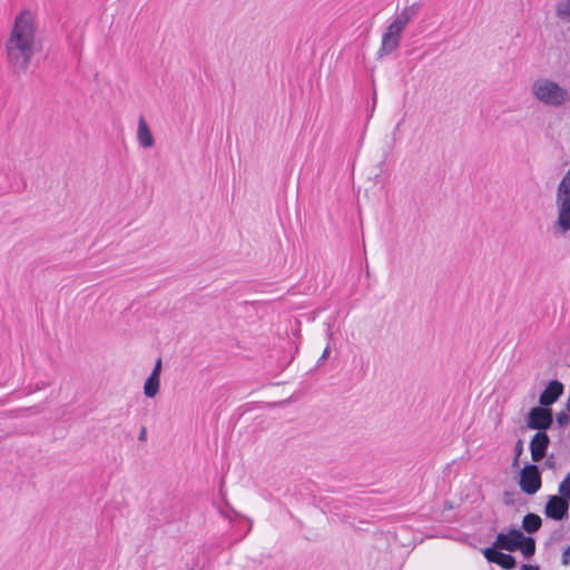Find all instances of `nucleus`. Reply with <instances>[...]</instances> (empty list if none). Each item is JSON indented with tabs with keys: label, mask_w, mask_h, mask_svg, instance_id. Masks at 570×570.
Masks as SVG:
<instances>
[{
	"label": "nucleus",
	"mask_w": 570,
	"mask_h": 570,
	"mask_svg": "<svg viewBox=\"0 0 570 570\" xmlns=\"http://www.w3.org/2000/svg\"><path fill=\"white\" fill-rule=\"evenodd\" d=\"M544 465L548 468V469H554L556 466V461L553 460V456H550L544 462Z\"/></svg>",
	"instance_id": "obj_23"
},
{
	"label": "nucleus",
	"mask_w": 570,
	"mask_h": 570,
	"mask_svg": "<svg viewBox=\"0 0 570 570\" xmlns=\"http://www.w3.org/2000/svg\"><path fill=\"white\" fill-rule=\"evenodd\" d=\"M519 549L525 558H530L535 552V541L531 537H524L520 540Z\"/></svg>",
	"instance_id": "obj_17"
},
{
	"label": "nucleus",
	"mask_w": 570,
	"mask_h": 570,
	"mask_svg": "<svg viewBox=\"0 0 570 570\" xmlns=\"http://www.w3.org/2000/svg\"><path fill=\"white\" fill-rule=\"evenodd\" d=\"M520 570H539L538 566L523 564Z\"/></svg>",
	"instance_id": "obj_25"
},
{
	"label": "nucleus",
	"mask_w": 570,
	"mask_h": 570,
	"mask_svg": "<svg viewBox=\"0 0 570 570\" xmlns=\"http://www.w3.org/2000/svg\"><path fill=\"white\" fill-rule=\"evenodd\" d=\"M569 503L568 500L559 495H550L544 507V513L548 518L553 520H562L568 515Z\"/></svg>",
	"instance_id": "obj_8"
},
{
	"label": "nucleus",
	"mask_w": 570,
	"mask_h": 570,
	"mask_svg": "<svg viewBox=\"0 0 570 570\" xmlns=\"http://www.w3.org/2000/svg\"><path fill=\"white\" fill-rule=\"evenodd\" d=\"M161 365H163V362H161V358H158L154 365V368L151 371L150 374H157V376L160 377V373H161Z\"/></svg>",
	"instance_id": "obj_22"
},
{
	"label": "nucleus",
	"mask_w": 570,
	"mask_h": 570,
	"mask_svg": "<svg viewBox=\"0 0 570 570\" xmlns=\"http://www.w3.org/2000/svg\"><path fill=\"white\" fill-rule=\"evenodd\" d=\"M159 389H160V377L157 376V374H150L147 380L145 381V384H144V394L149 397V399H153L155 397L158 392H159Z\"/></svg>",
	"instance_id": "obj_14"
},
{
	"label": "nucleus",
	"mask_w": 570,
	"mask_h": 570,
	"mask_svg": "<svg viewBox=\"0 0 570 570\" xmlns=\"http://www.w3.org/2000/svg\"><path fill=\"white\" fill-rule=\"evenodd\" d=\"M402 33V31L391 27L390 24L386 27L382 35L381 47L377 51L379 58L387 56L399 48Z\"/></svg>",
	"instance_id": "obj_6"
},
{
	"label": "nucleus",
	"mask_w": 570,
	"mask_h": 570,
	"mask_svg": "<svg viewBox=\"0 0 570 570\" xmlns=\"http://www.w3.org/2000/svg\"><path fill=\"white\" fill-rule=\"evenodd\" d=\"M328 353H330V343H328V344L326 345V347L324 348L323 354H322V356H321V358H320L318 363H320V362H322L323 360H325V358L327 357Z\"/></svg>",
	"instance_id": "obj_24"
},
{
	"label": "nucleus",
	"mask_w": 570,
	"mask_h": 570,
	"mask_svg": "<svg viewBox=\"0 0 570 570\" xmlns=\"http://www.w3.org/2000/svg\"><path fill=\"white\" fill-rule=\"evenodd\" d=\"M37 16L21 10L13 19L6 39V58L14 73H26L33 57L41 50Z\"/></svg>",
	"instance_id": "obj_1"
},
{
	"label": "nucleus",
	"mask_w": 570,
	"mask_h": 570,
	"mask_svg": "<svg viewBox=\"0 0 570 570\" xmlns=\"http://www.w3.org/2000/svg\"><path fill=\"white\" fill-rule=\"evenodd\" d=\"M420 7L421 4L415 2L403 8L399 13L395 14L390 26L403 32L410 21L416 17Z\"/></svg>",
	"instance_id": "obj_11"
},
{
	"label": "nucleus",
	"mask_w": 570,
	"mask_h": 570,
	"mask_svg": "<svg viewBox=\"0 0 570 570\" xmlns=\"http://www.w3.org/2000/svg\"><path fill=\"white\" fill-rule=\"evenodd\" d=\"M556 420L558 425L562 428L570 423V415L568 414V412L562 411L557 414Z\"/></svg>",
	"instance_id": "obj_20"
},
{
	"label": "nucleus",
	"mask_w": 570,
	"mask_h": 570,
	"mask_svg": "<svg viewBox=\"0 0 570 570\" xmlns=\"http://www.w3.org/2000/svg\"><path fill=\"white\" fill-rule=\"evenodd\" d=\"M532 96L542 105L559 108L570 101L569 91L549 78H538L531 86Z\"/></svg>",
	"instance_id": "obj_3"
},
{
	"label": "nucleus",
	"mask_w": 570,
	"mask_h": 570,
	"mask_svg": "<svg viewBox=\"0 0 570 570\" xmlns=\"http://www.w3.org/2000/svg\"><path fill=\"white\" fill-rule=\"evenodd\" d=\"M519 485L520 489L529 495L540 490L542 485L541 474L535 464H528L521 470Z\"/></svg>",
	"instance_id": "obj_5"
},
{
	"label": "nucleus",
	"mask_w": 570,
	"mask_h": 570,
	"mask_svg": "<svg viewBox=\"0 0 570 570\" xmlns=\"http://www.w3.org/2000/svg\"><path fill=\"white\" fill-rule=\"evenodd\" d=\"M553 423L552 411L544 406L532 407L527 417V426L538 432H546Z\"/></svg>",
	"instance_id": "obj_4"
},
{
	"label": "nucleus",
	"mask_w": 570,
	"mask_h": 570,
	"mask_svg": "<svg viewBox=\"0 0 570 570\" xmlns=\"http://www.w3.org/2000/svg\"><path fill=\"white\" fill-rule=\"evenodd\" d=\"M523 539V533L519 529H511L508 533H499L493 543V548L507 550V551H515L519 549L520 540Z\"/></svg>",
	"instance_id": "obj_7"
},
{
	"label": "nucleus",
	"mask_w": 570,
	"mask_h": 570,
	"mask_svg": "<svg viewBox=\"0 0 570 570\" xmlns=\"http://www.w3.org/2000/svg\"><path fill=\"white\" fill-rule=\"evenodd\" d=\"M559 497L570 501V472L561 481L558 488Z\"/></svg>",
	"instance_id": "obj_18"
},
{
	"label": "nucleus",
	"mask_w": 570,
	"mask_h": 570,
	"mask_svg": "<svg viewBox=\"0 0 570 570\" xmlns=\"http://www.w3.org/2000/svg\"><path fill=\"white\" fill-rule=\"evenodd\" d=\"M561 563L563 566L570 564V546L563 551L561 557Z\"/></svg>",
	"instance_id": "obj_21"
},
{
	"label": "nucleus",
	"mask_w": 570,
	"mask_h": 570,
	"mask_svg": "<svg viewBox=\"0 0 570 570\" xmlns=\"http://www.w3.org/2000/svg\"><path fill=\"white\" fill-rule=\"evenodd\" d=\"M523 452V441L518 440L514 444V459H513V466H518L519 458Z\"/></svg>",
	"instance_id": "obj_19"
},
{
	"label": "nucleus",
	"mask_w": 570,
	"mask_h": 570,
	"mask_svg": "<svg viewBox=\"0 0 570 570\" xmlns=\"http://www.w3.org/2000/svg\"><path fill=\"white\" fill-rule=\"evenodd\" d=\"M556 14L562 22L570 24V0L559 1L556 6Z\"/></svg>",
	"instance_id": "obj_16"
},
{
	"label": "nucleus",
	"mask_w": 570,
	"mask_h": 570,
	"mask_svg": "<svg viewBox=\"0 0 570 570\" xmlns=\"http://www.w3.org/2000/svg\"><path fill=\"white\" fill-rule=\"evenodd\" d=\"M563 393V384L557 380H552L549 382L547 387L539 396V404L541 406L548 407L556 403L558 399Z\"/></svg>",
	"instance_id": "obj_12"
},
{
	"label": "nucleus",
	"mask_w": 570,
	"mask_h": 570,
	"mask_svg": "<svg viewBox=\"0 0 570 570\" xmlns=\"http://www.w3.org/2000/svg\"><path fill=\"white\" fill-rule=\"evenodd\" d=\"M556 206L558 215L552 225V233L557 237H564L570 232V169L559 183Z\"/></svg>",
	"instance_id": "obj_2"
},
{
	"label": "nucleus",
	"mask_w": 570,
	"mask_h": 570,
	"mask_svg": "<svg viewBox=\"0 0 570 570\" xmlns=\"http://www.w3.org/2000/svg\"><path fill=\"white\" fill-rule=\"evenodd\" d=\"M483 556L489 562L497 563L505 570H511L517 564L515 559L511 554L500 552L493 547L485 548Z\"/></svg>",
	"instance_id": "obj_10"
},
{
	"label": "nucleus",
	"mask_w": 570,
	"mask_h": 570,
	"mask_svg": "<svg viewBox=\"0 0 570 570\" xmlns=\"http://www.w3.org/2000/svg\"><path fill=\"white\" fill-rule=\"evenodd\" d=\"M326 332H327L328 341H331V340H332V337H333V332H332V328H331V324H330V323H326Z\"/></svg>",
	"instance_id": "obj_26"
},
{
	"label": "nucleus",
	"mask_w": 570,
	"mask_h": 570,
	"mask_svg": "<svg viewBox=\"0 0 570 570\" xmlns=\"http://www.w3.org/2000/svg\"><path fill=\"white\" fill-rule=\"evenodd\" d=\"M549 445L550 438L547 432H537L529 444L532 461H541L546 456Z\"/></svg>",
	"instance_id": "obj_9"
},
{
	"label": "nucleus",
	"mask_w": 570,
	"mask_h": 570,
	"mask_svg": "<svg viewBox=\"0 0 570 570\" xmlns=\"http://www.w3.org/2000/svg\"><path fill=\"white\" fill-rule=\"evenodd\" d=\"M541 524V518L534 513H528L527 515H524L522 520V527L529 533L537 532L540 529Z\"/></svg>",
	"instance_id": "obj_15"
},
{
	"label": "nucleus",
	"mask_w": 570,
	"mask_h": 570,
	"mask_svg": "<svg viewBox=\"0 0 570 570\" xmlns=\"http://www.w3.org/2000/svg\"><path fill=\"white\" fill-rule=\"evenodd\" d=\"M137 139L142 148H150L155 144L149 126L142 117L138 120Z\"/></svg>",
	"instance_id": "obj_13"
},
{
	"label": "nucleus",
	"mask_w": 570,
	"mask_h": 570,
	"mask_svg": "<svg viewBox=\"0 0 570 570\" xmlns=\"http://www.w3.org/2000/svg\"><path fill=\"white\" fill-rule=\"evenodd\" d=\"M138 440H139V441H145V440H146V428H142V429L140 430V433H139Z\"/></svg>",
	"instance_id": "obj_27"
}]
</instances>
